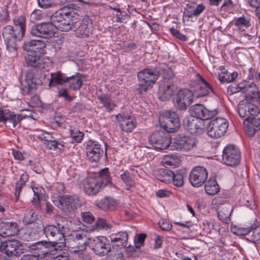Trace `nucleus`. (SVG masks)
I'll use <instances>...</instances> for the list:
<instances>
[{"label": "nucleus", "mask_w": 260, "mask_h": 260, "mask_svg": "<svg viewBox=\"0 0 260 260\" xmlns=\"http://www.w3.org/2000/svg\"><path fill=\"white\" fill-rule=\"evenodd\" d=\"M25 118L21 114H15L8 110H0V122L4 123L7 127L12 128L20 126L21 121Z\"/></svg>", "instance_id": "a211bd4d"}, {"label": "nucleus", "mask_w": 260, "mask_h": 260, "mask_svg": "<svg viewBox=\"0 0 260 260\" xmlns=\"http://www.w3.org/2000/svg\"><path fill=\"white\" fill-rule=\"evenodd\" d=\"M112 225L110 223L108 222L105 219L103 218H98L96 222L93 226V230H108L112 228Z\"/></svg>", "instance_id": "8fccbe9b"}, {"label": "nucleus", "mask_w": 260, "mask_h": 260, "mask_svg": "<svg viewBox=\"0 0 260 260\" xmlns=\"http://www.w3.org/2000/svg\"><path fill=\"white\" fill-rule=\"evenodd\" d=\"M244 82L238 84H233L229 86L227 89V92L230 95H232L239 91L243 92Z\"/></svg>", "instance_id": "603ef678"}, {"label": "nucleus", "mask_w": 260, "mask_h": 260, "mask_svg": "<svg viewBox=\"0 0 260 260\" xmlns=\"http://www.w3.org/2000/svg\"><path fill=\"white\" fill-rule=\"evenodd\" d=\"M37 218L38 215L33 209H27L24 214L23 222L28 225L34 222Z\"/></svg>", "instance_id": "de8ad7c7"}, {"label": "nucleus", "mask_w": 260, "mask_h": 260, "mask_svg": "<svg viewBox=\"0 0 260 260\" xmlns=\"http://www.w3.org/2000/svg\"><path fill=\"white\" fill-rule=\"evenodd\" d=\"M146 236V234L143 233L138 235L137 238L135 240V247L137 248H140L143 245Z\"/></svg>", "instance_id": "bf43d9fd"}, {"label": "nucleus", "mask_w": 260, "mask_h": 260, "mask_svg": "<svg viewBox=\"0 0 260 260\" xmlns=\"http://www.w3.org/2000/svg\"><path fill=\"white\" fill-rule=\"evenodd\" d=\"M54 244L48 241H41L34 243L31 246V248L36 251L38 259H43L46 257L50 258Z\"/></svg>", "instance_id": "aec40b11"}, {"label": "nucleus", "mask_w": 260, "mask_h": 260, "mask_svg": "<svg viewBox=\"0 0 260 260\" xmlns=\"http://www.w3.org/2000/svg\"><path fill=\"white\" fill-rule=\"evenodd\" d=\"M49 86H56L57 85H62L68 81V77L60 71L51 74Z\"/></svg>", "instance_id": "e433bc0d"}, {"label": "nucleus", "mask_w": 260, "mask_h": 260, "mask_svg": "<svg viewBox=\"0 0 260 260\" xmlns=\"http://www.w3.org/2000/svg\"><path fill=\"white\" fill-rule=\"evenodd\" d=\"M88 233L85 230H80L73 231L71 234V239L75 243L74 247H72V252L76 253L83 251L86 249L87 244L88 243L87 240L91 239L88 237Z\"/></svg>", "instance_id": "f8f14e48"}, {"label": "nucleus", "mask_w": 260, "mask_h": 260, "mask_svg": "<svg viewBox=\"0 0 260 260\" xmlns=\"http://www.w3.org/2000/svg\"><path fill=\"white\" fill-rule=\"evenodd\" d=\"M207 177V169L203 167L196 166L191 170L189 176V180L192 186L200 187L205 183Z\"/></svg>", "instance_id": "dca6fc26"}, {"label": "nucleus", "mask_w": 260, "mask_h": 260, "mask_svg": "<svg viewBox=\"0 0 260 260\" xmlns=\"http://www.w3.org/2000/svg\"><path fill=\"white\" fill-rule=\"evenodd\" d=\"M233 211V208L230 205L227 204L221 208L218 212V217L219 220L225 223H229L231 221L230 217Z\"/></svg>", "instance_id": "4c0bfd02"}, {"label": "nucleus", "mask_w": 260, "mask_h": 260, "mask_svg": "<svg viewBox=\"0 0 260 260\" xmlns=\"http://www.w3.org/2000/svg\"><path fill=\"white\" fill-rule=\"evenodd\" d=\"M154 174L157 180L168 183L171 181L172 175L173 176V171L165 167L156 170L155 171Z\"/></svg>", "instance_id": "f704fd0d"}, {"label": "nucleus", "mask_w": 260, "mask_h": 260, "mask_svg": "<svg viewBox=\"0 0 260 260\" xmlns=\"http://www.w3.org/2000/svg\"><path fill=\"white\" fill-rule=\"evenodd\" d=\"M120 178L127 186L126 189H129L130 188L133 187L135 186V181L130 175L128 170L124 171L123 172L120 174Z\"/></svg>", "instance_id": "a18cd8bd"}, {"label": "nucleus", "mask_w": 260, "mask_h": 260, "mask_svg": "<svg viewBox=\"0 0 260 260\" xmlns=\"http://www.w3.org/2000/svg\"><path fill=\"white\" fill-rule=\"evenodd\" d=\"M3 248L8 256H19L24 252V249L20 241L17 240H8L3 243Z\"/></svg>", "instance_id": "412c9836"}, {"label": "nucleus", "mask_w": 260, "mask_h": 260, "mask_svg": "<svg viewBox=\"0 0 260 260\" xmlns=\"http://www.w3.org/2000/svg\"><path fill=\"white\" fill-rule=\"evenodd\" d=\"M243 93L247 100L259 99V88L254 83L244 82Z\"/></svg>", "instance_id": "cd10ccee"}, {"label": "nucleus", "mask_w": 260, "mask_h": 260, "mask_svg": "<svg viewBox=\"0 0 260 260\" xmlns=\"http://www.w3.org/2000/svg\"><path fill=\"white\" fill-rule=\"evenodd\" d=\"M110 238L111 243H113L119 248H124L127 245L128 234L126 232H120L112 234Z\"/></svg>", "instance_id": "c756f323"}, {"label": "nucleus", "mask_w": 260, "mask_h": 260, "mask_svg": "<svg viewBox=\"0 0 260 260\" xmlns=\"http://www.w3.org/2000/svg\"><path fill=\"white\" fill-rule=\"evenodd\" d=\"M197 75L199 77L198 79L193 82L190 86L193 95L200 98L207 96L211 92L214 93L212 86L201 75Z\"/></svg>", "instance_id": "9b49d317"}, {"label": "nucleus", "mask_w": 260, "mask_h": 260, "mask_svg": "<svg viewBox=\"0 0 260 260\" xmlns=\"http://www.w3.org/2000/svg\"><path fill=\"white\" fill-rule=\"evenodd\" d=\"M191 115L197 119L208 120L213 118L218 114L217 108H206L202 104H196L189 108Z\"/></svg>", "instance_id": "ddd939ff"}, {"label": "nucleus", "mask_w": 260, "mask_h": 260, "mask_svg": "<svg viewBox=\"0 0 260 260\" xmlns=\"http://www.w3.org/2000/svg\"><path fill=\"white\" fill-rule=\"evenodd\" d=\"M235 25L239 29H242L243 27H248L250 26V22L244 17H240L235 22Z\"/></svg>", "instance_id": "5fc2aeb1"}, {"label": "nucleus", "mask_w": 260, "mask_h": 260, "mask_svg": "<svg viewBox=\"0 0 260 260\" xmlns=\"http://www.w3.org/2000/svg\"><path fill=\"white\" fill-rule=\"evenodd\" d=\"M43 230L49 241L54 244L65 242L66 235L70 232L67 219L60 216L56 217L54 224H47Z\"/></svg>", "instance_id": "f03ea898"}, {"label": "nucleus", "mask_w": 260, "mask_h": 260, "mask_svg": "<svg viewBox=\"0 0 260 260\" xmlns=\"http://www.w3.org/2000/svg\"><path fill=\"white\" fill-rule=\"evenodd\" d=\"M246 122L249 123L256 129L259 131L260 129V117H252L249 119V121Z\"/></svg>", "instance_id": "680f3d73"}, {"label": "nucleus", "mask_w": 260, "mask_h": 260, "mask_svg": "<svg viewBox=\"0 0 260 260\" xmlns=\"http://www.w3.org/2000/svg\"><path fill=\"white\" fill-rule=\"evenodd\" d=\"M246 105L248 111L250 112V115L254 116L259 112V109L256 106L250 103H248Z\"/></svg>", "instance_id": "338daca9"}, {"label": "nucleus", "mask_w": 260, "mask_h": 260, "mask_svg": "<svg viewBox=\"0 0 260 260\" xmlns=\"http://www.w3.org/2000/svg\"><path fill=\"white\" fill-rule=\"evenodd\" d=\"M88 244L95 254L101 257L108 256L113 251V248L111 247L109 240L105 237H95L89 239Z\"/></svg>", "instance_id": "423d86ee"}, {"label": "nucleus", "mask_w": 260, "mask_h": 260, "mask_svg": "<svg viewBox=\"0 0 260 260\" xmlns=\"http://www.w3.org/2000/svg\"><path fill=\"white\" fill-rule=\"evenodd\" d=\"M67 8L68 7L65 6L62 9L55 12L49 16V22L52 24L54 29L56 28L64 17H66V15L69 12L66 11Z\"/></svg>", "instance_id": "2f4dec72"}, {"label": "nucleus", "mask_w": 260, "mask_h": 260, "mask_svg": "<svg viewBox=\"0 0 260 260\" xmlns=\"http://www.w3.org/2000/svg\"><path fill=\"white\" fill-rule=\"evenodd\" d=\"M66 246V242L56 243L52 249L49 259L51 260H68L69 253L63 249Z\"/></svg>", "instance_id": "a878e982"}, {"label": "nucleus", "mask_w": 260, "mask_h": 260, "mask_svg": "<svg viewBox=\"0 0 260 260\" xmlns=\"http://www.w3.org/2000/svg\"><path fill=\"white\" fill-rule=\"evenodd\" d=\"M186 7L190 9L193 16H199L205 9V7L202 4L198 5L196 8L194 4H187Z\"/></svg>", "instance_id": "3c124183"}, {"label": "nucleus", "mask_w": 260, "mask_h": 260, "mask_svg": "<svg viewBox=\"0 0 260 260\" xmlns=\"http://www.w3.org/2000/svg\"><path fill=\"white\" fill-rule=\"evenodd\" d=\"M251 232L250 226L247 228H239L237 230L236 234L239 235H247V238H249L250 233Z\"/></svg>", "instance_id": "69168bd1"}, {"label": "nucleus", "mask_w": 260, "mask_h": 260, "mask_svg": "<svg viewBox=\"0 0 260 260\" xmlns=\"http://www.w3.org/2000/svg\"><path fill=\"white\" fill-rule=\"evenodd\" d=\"M72 13L70 11L64 17L62 21L59 24L56 29L61 31H68L73 28H74L75 22L73 21Z\"/></svg>", "instance_id": "473e14b6"}, {"label": "nucleus", "mask_w": 260, "mask_h": 260, "mask_svg": "<svg viewBox=\"0 0 260 260\" xmlns=\"http://www.w3.org/2000/svg\"><path fill=\"white\" fill-rule=\"evenodd\" d=\"M3 37L7 45V49L10 52L16 51L17 48L16 42L21 41L24 36L18 38L15 29L11 25L5 26L3 30Z\"/></svg>", "instance_id": "2eb2a0df"}, {"label": "nucleus", "mask_w": 260, "mask_h": 260, "mask_svg": "<svg viewBox=\"0 0 260 260\" xmlns=\"http://www.w3.org/2000/svg\"><path fill=\"white\" fill-rule=\"evenodd\" d=\"M238 112L239 115L242 118H245L244 124L246 125V122L249 121L250 112L248 111L246 104H240L238 108Z\"/></svg>", "instance_id": "09e8293b"}, {"label": "nucleus", "mask_w": 260, "mask_h": 260, "mask_svg": "<svg viewBox=\"0 0 260 260\" xmlns=\"http://www.w3.org/2000/svg\"><path fill=\"white\" fill-rule=\"evenodd\" d=\"M46 44L42 40H31L25 41L22 48L27 53L25 56L26 65L27 67L42 70H48L52 65L49 58L44 57L46 53Z\"/></svg>", "instance_id": "f257e3e1"}, {"label": "nucleus", "mask_w": 260, "mask_h": 260, "mask_svg": "<svg viewBox=\"0 0 260 260\" xmlns=\"http://www.w3.org/2000/svg\"><path fill=\"white\" fill-rule=\"evenodd\" d=\"M97 180L101 181V183L103 187L111 182V178L108 168L103 169L100 171L99 175L95 177Z\"/></svg>", "instance_id": "79ce46f5"}, {"label": "nucleus", "mask_w": 260, "mask_h": 260, "mask_svg": "<svg viewBox=\"0 0 260 260\" xmlns=\"http://www.w3.org/2000/svg\"><path fill=\"white\" fill-rule=\"evenodd\" d=\"M76 27L75 31L77 37L87 38L91 34V23L90 20L88 18L81 21L75 22L74 28Z\"/></svg>", "instance_id": "393cba45"}, {"label": "nucleus", "mask_w": 260, "mask_h": 260, "mask_svg": "<svg viewBox=\"0 0 260 260\" xmlns=\"http://www.w3.org/2000/svg\"><path fill=\"white\" fill-rule=\"evenodd\" d=\"M103 146L95 141H89L86 145L87 159L91 162H97L104 154Z\"/></svg>", "instance_id": "6ab92c4d"}, {"label": "nucleus", "mask_w": 260, "mask_h": 260, "mask_svg": "<svg viewBox=\"0 0 260 260\" xmlns=\"http://www.w3.org/2000/svg\"><path fill=\"white\" fill-rule=\"evenodd\" d=\"M228 126L226 119L221 117H216L209 122L207 126V134L214 139L220 138L226 132Z\"/></svg>", "instance_id": "0eeeda50"}, {"label": "nucleus", "mask_w": 260, "mask_h": 260, "mask_svg": "<svg viewBox=\"0 0 260 260\" xmlns=\"http://www.w3.org/2000/svg\"><path fill=\"white\" fill-rule=\"evenodd\" d=\"M39 188L38 187H36L35 189H33L34 195L36 197L33 198V199L32 200V202L36 205H38L39 204L40 197L42 194L41 192V189H40V191H39Z\"/></svg>", "instance_id": "0e129e2a"}, {"label": "nucleus", "mask_w": 260, "mask_h": 260, "mask_svg": "<svg viewBox=\"0 0 260 260\" xmlns=\"http://www.w3.org/2000/svg\"><path fill=\"white\" fill-rule=\"evenodd\" d=\"M149 142L155 149L160 150L167 149L171 144L170 135L162 131L153 132L149 137Z\"/></svg>", "instance_id": "1a4fd4ad"}, {"label": "nucleus", "mask_w": 260, "mask_h": 260, "mask_svg": "<svg viewBox=\"0 0 260 260\" xmlns=\"http://www.w3.org/2000/svg\"><path fill=\"white\" fill-rule=\"evenodd\" d=\"M222 156L223 162L229 166H235L240 161V152L234 145L226 146L223 150Z\"/></svg>", "instance_id": "4468645a"}, {"label": "nucleus", "mask_w": 260, "mask_h": 260, "mask_svg": "<svg viewBox=\"0 0 260 260\" xmlns=\"http://www.w3.org/2000/svg\"><path fill=\"white\" fill-rule=\"evenodd\" d=\"M81 216L83 221L87 224H91L95 220L93 214L89 212H82Z\"/></svg>", "instance_id": "13d9d810"}, {"label": "nucleus", "mask_w": 260, "mask_h": 260, "mask_svg": "<svg viewBox=\"0 0 260 260\" xmlns=\"http://www.w3.org/2000/svg\"><path fill=\"white\" fill-rule=\"evenodd\" d=\"M158 120L160 126L167 133H174L180 127L178 115L174 111H164L160 115Z\"/></svg>", "instance_id": "39448f33"}, {"label": "nucleus", "mask_w": 260, "mask_h": 260, "mask_svg": "<svg viewBox=\"0 0 260 260\" xmlns=\"http://www.w3.org/2000/svg\"><path fill=\"white\" fill-rule=\"evenodd\" d=\"M193 93L191 89H180L173 99L174 106L178 110L185 111L193 102Z\"/></svg>", "instance_id": "6e6552de"}, {"label": "nucleus", "mask_w": 260, "mask_h": 260, "mask_svg": "<svg viewBox=\"0 0 260 260\" xmlns=\"http://www.w3.org/2000/svg\"><path fill=\"white\" fill-rule=\"evenodd\" d=\"M42 38L47 39L52 37L54 33V29L49 21L42 22L40 23Z\"/></svg>", "instance_id": "37998d69"}, {"label": "nucleus", "mask_w": 260, "mask_h": 260, "mask_svg": "<svg viewBox=\"0 0 260 260\" xmlns=\"http://www.w3.org/2000/svg\"><path fill=\"white\" fill-rule=\"evenodd\" d=\"M183 124L184 128L190 134L200 135L204 132L202 122L191 115L184 118Z\"/></svg>", "instance_id": "4be33fe9"}, {"label": "nucleus", "mask_w": 260, "mask_h": 260, "mask_svg": "<svg viewBox=\"0 0 260 260\" xmlns=\"http://www.w3.org/2000/svg\"><path fill=\"white\" fill-rule=\"evenodd\" d=\"M96 206L100 209L104 211H113L117 207L116 201L111 197H106L103 199L96 201Z\"/></svg>", "instance_id": "c85d7f7f"}, {"label": "nucleus", "mask_w": 260, "mask_h": 260, "mask_svg": "<svg viewBox=\"0 0 260 260\" xmlns=\"http://www.w3.org/2000/svg\"><path fill=\"white\" fill-rule=\"evenodd\" d=\"M116 118L119 124L122 131L126 133H131L137 125V122L133 117L124 114H119Z\"/></svg>", "instance_id": "b1692460"}, {"label": "nucleus", "mask_w": 260, "mask_h": 260, "mask_svg": "<svg viewBox=\"0 0 260 260\" xmlns=\"http://www.w3.org/2000/svg\"><path fill=\"white\" fill-rule=\"evenodd\" d=\"M187 171L183 170H177L173 172V176L172 175L171 181L174 185L176 187H179L183 185L184 183V179L187 177Z\"/></svg>", "instance_id": "72a5a7b5"}, {"label": "nucleus", "mask_w": 260, "mask_h": 260, "mask_svg": "<svg viewBox=\"0 0 260 260\" xmlns=\"http://www.w3.org/2000/svg\"><path fill=\"white\" fill-rule=\"evenodd\" d=\"M251 232L247 240L254 243H260V227L256 223L250 226Z\"/></svg>", "instance_id": "c03bdc74"}, {"label": "nucleus", "mask_w": 260, "mask_h": 260, "mask_svg": "<svg viewBox=\"0 0 260 260\" xmlns=\"http://www.w3.org/2000/svg\"><path fill=\"white\" fill-rule=\"evenodd\" d=\"M58 95L60 96H62L64 98L65 100L71 102L73 100V98L70 96L68 93L67 90L66 89H61L58 91Z\"/></svg>", "instance_id": "774afa93"}, {"label": "nucleus", "mask_w": 260, "mask_h": 260, "mask_svg": "<svg viewBox=\"0 0 260 260\" xmlns=\"http://www.w3.org/2000/svg\"><path fill=\"white\" fill-rule=\"evenodd\" d=\"M176 78L174 76L165 78L162 83L160 84L157 92L159 99L166 101L170 99L174 91L177 89L175 84Z\"/></svg>", "instance_id": "9d476101"}, {"label": "nucleus", "mask_w": 260, "mask_h": 260, "mask_svg": "<svg viewBox=\"0 0 260 260\" xmlns=\"http://www.w3.org/2000/svg\"><path fill=\"white\" fill-rule=\"evenodd\" d=\"M13 23L16 35L18 38L24 36L26 30V18L23 16H15L13 18Z\"/></svg>", "instance_id": "7c9ffc66"}, {"label": "nucleus", "mask_w": 260, "mask_h": 260, "mask_svg": "<svg viewBox=\"0 0 260 260\" xmlns=\"http://www.w3.org/2000/svg\"><path fill=\"white\" fill-rule=\"evenodd\" d=\"M238 76V74L236 72L232 73L226 72L225 73H221L218 75V79L221 83H230L233 82Z\"/></svg>", "instance_id": "49530a36"}, {"label": "nucleus", "mask_w": 260, "mask_h": 260, "mask_svg": "<svg viewBox=\"0 0 260 260\" xmlns=\"http://www.w3.org/2000/svg\"><path fill=\"white\" fill-rule=\"evenodd\" d=\"M25 82L26 85H24L23 90L26 94H29L37 86L36 80L32 71H29L26 74Z\"/></svg>", "instance_id": "c9c22d12"}, {"label": "nucleus", "mask_w": 260, "mask_h": 260, "mask_svg": "<svg viewBox=\"0 0 260 260\" xmlns=\"http://www.w3.org/2000/svg\"><path fill=\"white\" fill-rule=\"evenodd\" d=\"M25 184H24V183H21L19 181L17 182L14 193L15 200L16 202L18 201L20 196V192L21 191V189L25 186Z\"/></svg>", "instance_id": "052dcab7"}, {"label": "nucleus", "mask_w": 260, "mask_h": 260, "mask_svg": "<svg viewBox=\"0 0 260 260\" xmlns=\"http://www.w3.org/2000/svg\"><path fill=\"white\" fill-rule=\"evenodd\" d=\"M170 31L173 36H175L176 38H177L178 39L181 41H186L187 39L186 36L181 34L177 29L171 28H170Z\"/></svg>", "instance_id": "e2e57ef3"}, {"label": "nucleus", "mask_w": 260, "mask_h": 260, "mask_svg": "<svg viewBox=\"0 0 260 260\" xmlns=\"http://www.w3.org/2000/svg\"><path fill=\"white\" fill-rule=\"evenodd\" d=\"M159 75L158 70L154 67L145 68L138 73V87L140 94L146 92L156 82Z\"/></svg>", "instance_id": "7ed1b4c3"}, {"label": "nucleus", "mask_w": 260, "mask_h": 260, "mask_svg": "<svg viewBox=\"0 0 260 260\" xmlns=\"http://www.w3.org/2000/svg\"><path fill=\"white\" fill-rule=\"evenodd\" d=\"M98 99L108 112L112 111L116 106L109 94H102L98 95Z\"/></svg>", "instance_id": "58836bf2"}, {"label": "nucleus", "mask_w": 260, "mask_h": 260, "mask_svg": "<svg viewBox=\"0 0 260 260\" xmlns=\"http://www.w3.org/2000/svg\"><path fill=\"white\" fill-rule=\"evenodd\" d=\"M67 83H69V86L74 90L79 89L82 85L81 74L78 73L74 76L68 77Z\"/></svg>", "instance_id": "a19ab883"}, {"label": "nucleus", "mask_w": 260, "mask_h": 260, "mask_svg": "<svg viewBox=\"0 0 260 260\" xmlns=\"http://www.w3.org/2000/svg\"><path fill=\"white\" fill-rule=\"evenodd\" d=\"M19 231L18 224L16 222L0 219V236L1 237L15 236L18 234Z\"/></svg>", "instance_id": "5701e85b"}, {"label": "nucleus", "mask_w": 260, "mask_h": 260, "mask_svg": "<svg viewBox=\"0 0 260 260\" xmlns=\"http://www.w3.org/2000/svg\"><path fill=\"white\" fill-rule=\"evenodd\" d=\"M71 137L76 142H80L83 138L84 134L78 129H71L70 132Z\"/></svg>", "instance_id": "864d4df0"}, {"label": "nucleus", "mask_w": 260, "mask_h": 260, "mask_svg": "<svg viewBox=\"0 0 260 260\" xmlns=\"http://www.w3.org/2000/svg\"><path fill=\"white\" fill-rule=\"evenodd\" d=\"M101 181L97 180L95 177L88 178L84 184V189L86 194L93 196L98 193L103 187Z\"/></svg>", "instance_id": "bb28decb"}, {"label": "nucleus", "mask_w": 260, "mask_h": 260, "mask_svg": "<svg viewBox=\"0 0 260 260\" xmlns=\"http://www.w3.org/2000/svg\"><path fill=\"white\" fill-rule=\"evenodd\" d=\"M53 203L67 215L71 214L84 204V202L75 195L59 196Z\"/></svg>", "instance_id": "20e7f679"}, {"label": "nucleus", "mask_w": 260, "mask_h": 260, "mask_svg": "<svg viewBox=\"0 0 260 260\" xmlns=\"http://www.w3.org/2000/svg\"><path fill=\"white\" fill-rule=\"evenodd\" d=\"M116 21L120 23H126L128 20V16L125 12L122 11L120 9L118 10L116 15Z\"/></svg>", "instance_id": "6e6d98bb"}, {"label": "nucleus", "mask_w": 260, "mask_h": 260, "mask_svg": "<svg viewBox=\"0 0 260 260\" xmlns=\"http://www.w3.org/2000/svg\"><path fill=\"white\" fill-rule=\"evenodd\" d=\"M206 192L209 195H214L219 190V186L216 180L214 178H210L205 185Z\"/></svg>", "instance_id": "ea45409f"}, {"label": "nucleus", "mask_w": 260, "mask_h": 260, "mask_svg": "<svg viewBox=\"0 0 260 260\" xmlns=\"http://www.w3.org/2000/svg\"><path fill=\"white\" fill-rule=\"evenodd\" d=\"M197 141L194 138L178 135L174 139L171 147L172 149L189 151L195 147Z\"/></svg>", "instance_id": "f3484780"}, {"label": "nucleus", "mask_w": 260, "mask_h": 260, "mask_svg": "<svg viewBox=\"0 0 260 260\" xmlns=\"http://www.w3.org/2000/svg\"><path fill=\"white\" fill-rule=\"evenodd\" d=\"M30 33L34 37L42 38V30L40 23L32 25L31 27Z\"/></svg>", "instance_id": "4d7b16f0"}]
</instances>
